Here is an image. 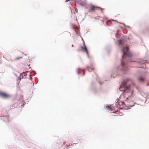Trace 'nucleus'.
Masks as SVG:
<instances>
[{"label":"nucleus","mask_w":149,"mask_h":149,"mask_svg":"<svg viewBox=\"0 0 149 149\" xmlns=\"http://www.w3.org/2000/svg\"><path fill=\"white\" fill-rule=\"evenodd\" d=\"M119 45L121 47H122V52L123 55L122 56V59H123L124 56L128 52L129 47L128 46L125 44V41L124 40L121 39L118 41Z\"/></svg>","instance_id":"nucleus-1"},{"label":"nucleus","mask_w":149,"mask_h":149,"mask_svg":"<svg viewBox=\"0 0 149 149\" xmlns=\"http://www.w3.org/2000/svg\"><path fill=\"white\" fill-rule=\"evenodd\" d=\"M126 83V82L125 81H123L121 85V86L124 88L123 90L124 93H127L129 97L133 96V91L131 89L130 85L125 86Z\"/></svg>","instance_id":"nucleus-2"},{"label":"nucleus","mask_w":149,"mask_h":149,"mask_svg":"<svg viewBox=\"0 0 149 149\" xmlns=\"http://www.w3.org/2000/svg\"><path fill=\"white\" fill-rule=\"evenodd\" d=\"M100 8V7H98L96 6H95L93 5H91L89 7V8L88 10V12H93L96 8Z\"/></svg>","instance_id":"nucleus-3"},{"label":"nucleus","mask_w":149,"mask_h":149,"mask_svg":"<svg viewBox=\"0 0 149 149\" xmlns=\"http://www.w3.org/2000/svg\"><path fill=\"white\" fill-rule=\"evenodd\" d=\"M9 95L5 93L0 92V96L4 98H7L9 97Z\"/></svg>","instance_id":"nucleus-4"},{"label":"nucleus","mask_w":149,"mask_h":149,"mask_svg":"<svg viewBox=\"0 0 149 149\" xmlns=\"http://www.w3.org/2000/svg\"><path fill=\"white\" fill-rule=\"evenodd\" d=\"M81 48L82 49H83V51L84 52H86V54H88V50H87L86 47L85 46V45L84 46V47H83V46H81Z\"/></svg>","instance_id":"nucleus-5"},{"label":"nucleus","mask_w":149,"mask_h":149,"mask_svg":"<svg viewBox=\"0 0 149 149\" xmlns=\"http://www.w3.org/2000/svg\"><path fill=\"white\" fill-rule=\"evenodd\" d=\"M73 143L72 144H66V147L67 148H71L72 147V146H73L74 145H75L76 143Z\"/></svg>","instance_id":"nucleus-6"},{"label":"nucleus","mask_w":149,"mask_h":149,"mask_svg":"<svg viewBox=\"0 0 149 149\" xmlns=\"http://www.w3.org/2000/svg\"><path fill=\"white\" fill-rule=\"evenodd\" d=\"M138 79L140 82H142L144 81V79L142 77H139L138 78Z\"/></svg>","instance_id":"nucleus-7"},{"label":"nucleus","mask_w":149,"mask_h":149,"mask_svg":"<svg viewBox=\"0 0 149 149\" xmlns=\"http://www.w3.org/2000/svg\"><path fill=\"white\" fill-rule=\"evenodd\" d=\"M106 108L110 111H111L112 110V108L110 106H107Z\"/></svg>","instance_id":"nucleus-8"},{"label":"nucleus","mask_w":149,"mask_h":149,"mask_svg":"<svg viewBox=\"0 0 149 149\" xmlns=\"http://www.w3.org/2000/svg\"><path fill=\"white\" fill-rule=\"evenodd\" d=\"M22 58V57H17V58H16V60H19Z\"/></svg>","instance_id":"nucleus-9"},{"label":"nucleus","mask_w":149,"mask_h":149,"mask_svg":"<svg viewBox=\"0 0 149 149\" xmlns=\"http://www.w3.org/2000/svg\"><path fill=\"white\" fill-rule=\"evenodd\" d=\"M99 8L100 9L102 13H103V9H102L100 7V8Z\"/></svg>","instance_id":"nucleus-10"},{"label":"nucleus","mask_w":149,"mask_h":149,"mask_svg":"<svg viewBox=\"0 0 149 149\" xmlns=\"http://www.w3.org/2000/svg\"><path fill=\"white\" fill-rule=\"evenodd\" d=\"M100 17H95V19H99Z\"/></svg>","instance_id":"nucleus-11"},{"label":"nucleus","mask_w":149,"mask_h":149,"mask_svg":"<svg viewBox=\"0 0 149 149\" xmlns=\"http://www.w3.org/2000/svg\"><path fill=\"white\" fill-rule=\"evenodd\" d=\"M121 64L122 65H124V63L122 62L121 63Z\"/></svg>","instance_id":"nucleus-12"},{"label":"nucleus","mask_w":149,"mask_h":149,"mask_svg":"<svg viewBox=\"0 0 149 149\" xmlns=\"http://www.w3.org/2000/svg\"><path fill=\"white\" fill-rule=\"evenodd\" d=\"M136 88L137 89H139V87H137V86H136Z\"/></svg>","instance_id":"nucleus-13"},{"label":"nucleus","mask_w":149,"mask_h":149,"mask_svg":"<svg viewBox=\"0 0 149 149\" xmlns=\"http://www.w3.org/2000/svg\"><path fill=\"white\" fill-rule=\"evenodd\" d=\"M111 20L114 21L113 20H112V19H111V20H108V22H109Z\"/></svg>","instance_id":"nucleus-14"},{"label":"nucleus","mask_w":149,"mask_h":149,"mask_svg":"<svg viewBox=\"0 0 149 149\" xmlns=\"http://www.w3.org/2000/svg\"><path fill=\"white\" fill-rule=\"evenodd\" d=\"M75 11H76V13H77V11L76 10V9H75Z\"/></svg>","instance_id":"nucleus-15"},{"label":"nucleus","mask_w":149,"mask_h":149,"mask_svg":"<svg viewBox=\"0 0 149 149\" xmlns=\"http://www.w3.org/2000/svg\"><path fill=\"white\" fill-rule=\"evenodd\" d=\"M72 47H73V45H72Z\"/></svg>","instance_id":"nucleus-16"}]
</instances>
